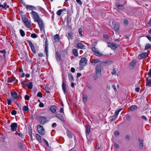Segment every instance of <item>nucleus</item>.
<instances>
[{
    "label": "nucleus",
    "instance_id": "nucleus-61",
    "mask_svg": "<svg viewBox=\"0 0 151 151\" xmlns=\"http://www.w3.org/2000/svg\"><path fill=\"white\" fill-rule=\"evenodd\" d=\"M125 139H127L128 140H129L130 139V138L129 135H127L125 137Z\"/></svg>",
    "mask_w": 151,
    "mask_h": 151
},
{
    "label": "nucleus",
    "instance_id": "nucleus-49",
    "mask_svg": "<svg viewBox=\"0 0 151 151\" xmlns=\"http://www.w3.org/2000/svg\"><path fill=\"white\" fill-rule=\"evenodd\" d=\"M37 97L41 98L42 96V94L40 92H38L37 94Z\"/></svg>",
    "mask_w": 151,
    "mask_h": 151
},
{
    "label": "nucleus",
    "instance_id": "nucleus-10",
    "mask_svg": "<svg viewBox=\"0 0 151 151\" xmlns=\"http://www.w3.org/2000/svg\"><path fill=\"white\" fill-rule=\"evenodd\" d=\"M92 50L96 56H101L102 54L101 53L99 50H98V49L95 47H92Z\"/></svg>",
    "mask_w": 151,
    "mask_h": 151
},
{
    "label": "nucleus",
    "instance_id": "nucleus-18",
    "mask_svg": "<svg viewBox=\"0 0 151 151\" xmlns=\"http://www.w3.org/2000/svg\"><path fill=\"white\" fill-rule=\"evenodd\" d=\"M25 86L29 89H31L33 87V84L32 82H29L25 84Z\"/></svg>",
    "mask_w": 151,
    "mask_h": 151
},
{
    "label": "nucleus",
    "instance_id": "nucleus-41",
    "mask_svg": "<svg viewBox=\"0 0 151 151\" xmlns=\"http://www.w3.org/2000/svg\"><path fill=\"white\" fill-rule=\"evenodd\" d=\"M66 133L67 134V135L68 136V137H69V138H71L72 137V133L71 132H69L68 131H67L66 132Z\"/></svg>",
    "mask_w": 151,
    "mask_h": 151
},
{
    "label": "nucleus",
    "instance_id": "nucleus-50",
    "mask_svg": "<svg viewBox=\"0 0 151 151\" xmlns=\"http://www.w3.org/2000/svg\"><path fill=\"white\" fill-rule=\"evenodd\" d=\"M43 140L45 142V145H47V147H49V145L48 143L47 142V141L44 139H43Z\"/></svg>",
    "mask_w": 151,
    "mask_h": 151
},
{
    "label": "nucleus",
    "instance_id": "nucleus-37",
    "mask_svg": "<svg viewBox=\"0 0 151 151\" xmlns=\"http://www.w3.org/2000/svg\"><path fill=\"white\" fill-rule=\"evenodd\" d=\"M36 137L39 142H40L41 141V137L39 134H36Z\"/></svg>",
    "mask_w": 151,
    "mask_h": 151
},
{
    "label": "nucleus",
    "instance_id": "nucleus-47",
    "mask_svg": "<svg viewBox=\"0 0 151 151\" xmlns=\"http://www.w3.org/2000/svg\"><path fill=\"white\" fill-rule=\"evenodd\" d=\"M31 36L33 38L37 37V35L35 33H32L31 34Z\"/></svg>",
    "mask_w": 151,
    "mask_h": 151
},
{
    "label": "nucleus",
    "instance_id": "nucleus-3",
    "mask_svg": "<svg viewBox=\"0 0 151 151\" xmlns=\"http://www.w3.org/2000/svg\"><path fill=\"white\" fill-rule=\"evenodd\" d=\"M37 130L38 132L41 135H44L45 134V131L43 126L40 125L38 126L37 127Z\"/></svg>",
    "mask_w": 151,
    "mask_h": 151
},
{
    "label": "nucleus",
    "instance_id": "nucleus-63",
    "mask_svg": "<svg viewBox=\"0 0 151 151\" xmlns=\"http://www.w3.org/2000/svg\"><path fill=\"white\" fill-rule=\"evenodd\" d=\"M114 146L115 147L117 148V149H118L119 148V145L117 144V143H115L114 145Z\"/></svg>",
    "mask_w": 151,
    "mask_h": 151
},
{
    "label": "nucleus",
    "instance_id": "nucleus-64",
    "mask_svg": "<svg viewBox=\"0 0 151 151\" xmlns=\"http://www.w3.org/2000/svg\"><path fill=\"white\" fill-rule=\"evenodd\" d=\"M116 73V71L115 70V69H114L111 72V74L112 75H114V74H115Z\"/></svg>",
    "mask_w": 151,
    "mask_h": 151
},
{
    "label": "nucleus",
    "instance_id": "nucleus-22",
    "mask_svg": "<svg viewBox=\"0 0 151 151\" xmlns=\"http://www.w3.org/2000/svg\"><path fill=\"white\" fill-rule=\"evenodd\" d=\"M122 109H120L119 110L116 111L114 115L113 116V117H114V118H116L118 116L119 113L120 111L122 110Z\"/></svg>",
    "mask_w": 151,
    "mask_h": 151
},
{
    "label": "nucleus",
    "instance_id": "nucleus-6",
    "mask_svg": "<svg viewBox=\"0 0 151 151\" xmlns=\"http://www.w3.org/2000/svg\"><path fill=\"white\" fill-rule=\"evenodd\" d=\"M37 20L35 22H38L41 30L42 31L44 29V27L43 23L42 20L40 18L38 20Z\"/></svg>",
    "mask_w": 151,
    "mask_h": 151
},
{
    "label": "nucleus",
    "instance_id": "nucleus-32",
    "mask_svg": "<svg viewBox=\"0 0 151 151\" xmlns=\"http://www.w3.org/2000/svg\"><path fill=\"white\" fill-rule=\"evenodd\" d=\"M100 60L98 59H94L92 61V63H93L94 65L97 63H100Z\"/></svg>",
    "mask_w": 151,
    "mask_h": 151
},
{
    "label": "nucleus",
    "instance_id": "nucleus-19",
    "mask_svg": "<svg viewBox=\"0 0 151 151\" xmlns=\"http://www.w3.org/2000/svg\"><path fill=\"white\" fill-rule=\"evenodd\" d=\"M149 78H150L149 76H148L147 78V82L146 84L147 86H149L151 84V78L150 79Z\"/></svg>",
    "mask_w": 151,
    "mask_h": 151
},
{
    "label": "nucleus",
    "instance_id": "nucleus-27",
    "mask_svg": "<svg viewBox=\"0 0 151 151\" xmlns=\"http://www.w3.org/2000/svg\"><path fill=\"white\" fill-rule=\"evenodd\" d=\"M83 101L84 103L87 102V96L86 94H83Z\"/></svg>",
    "mask_w": 151,
    "mask_h": 151
},
{
    "label": "nucleus",
    "instance_id": "nucleus-48",
    "mask_svg": "<svg viewBox=\"0 0 151 151\" xmlns=\"http://www.w3.org/2000/svg\"><path fill=\"white\" fill-rule=\"evenodd\" d=\"M63 12V10L62 9H60L57 12V14L59 16L62 13V12Z\"/></svg>",
    "mask_w": 151,
    "mask_h": 151
},
{
    "label": "nucleus",
    "instance_id": "nucleus-35",
    "mask_svg": "<svg viewBox=\"0 0 151 151\" xmlns=\"http://www.w3.org/2000/svg\"><path fill=\"white\" fill-rule=\"evenodd\" d=\"M11 94L14 99H16L17 98V95L16 92H12L11 93Z\"/></svg>",
    "mask_w": 151,
    "mask_h": 151
},
{
    "label": "nucleus",
    "instance_id": "nucleus-8",
    "mask_svg": "<svg viewBox=\"0 0 151 151\" xmlns=\"http://www.w3.org/2000/svg\"><path fill=\"white\" fill-rule=\"evenodd\" d=\"M27 42L29 43V45L31 48V50L32 52L34 53V54H35L36 50L34 45L32 42L29 40H27Z\"/></svg>",
    "mask_w": 151,
    "mask_h": 151
},
{
    "label": "nucleus",
    "instance_id": "nucleus-21",
    "mask_svg": "<svg viewBox=\"0 0 151 151\" xmlns=\"http://www.w3.org/2000/svg\"><path fill=\"white\" fill-rule=\"evenodd\" d=\"M26 8L27 10H35L36 9L32 5H27L26 6Z\"/></svg>",
    "mask_w": 151,
    "mask_h": 151
},
{
    "label": "nucleus",
    "instance_id": "nucleus-15",
    "mask_svg": "<svg viewBox=\"0 0 151 151\" xmlns=\"http://www.w3.org/2000/svg\"><path fill=\"white\" fill-rule=\"evenodd\" d=\"M115 6L120 10H123L124 9V7L123 6L122 4H120L119 3H116L115 4Z\"/></svg>",
    "mask_w": 151,
    "mask_h": 151
},
{
    "label": "nucleus",
    "instance_id": "nucleus-11",
    "mask_svg": "<svg viewBox=\"0 0 151 151\" xmlns=\"http://www.w3.org/2000/svg\"><path fill=\"white\" fill-rule=\"evenodd\" d=\"M17 124L16 123H12L11 125V129L13 132L15 131L17 128Z\"/></svg>",
    "mask_w": 151,
    "mask_h": 151
},
{
    "label": "nucleus",
    "instance_id": "nucleus-51",
    "mask_svg": "<svg viewBox=\"0 0 151 151\" xmlns=\"http://www.w3.org/2000/svg\"><path fill=\"white\" fill-rule=\"evenodd\" d=\"M17 111L15 110H13L11 114L13 115H15L17 114Z\"/></svg>",
    "mask_w": 151,
    "mask_h": 151
},
{
    "label": "nucleus",
    "instance_id": "nucleus-58",
    "mask_svg": "<svg viewBox=\"0 0 151 151\" xmlns=\"http://www.w3.org/2000/svg\"><path fill=\"white\" fill-rule=\"evenodd\" d=\"M146 37L150 42H151V37L150 35H147Z\"/></svg>",
    "mask_w": 151,
    "mask_h": 151
},
{
    "label": "nucleus",
    "instance_id": "nucleus-45",
    "mask_svg": "<svg viewBox=\"0 0 151 151\" xmlns=\"http://www.w3.org/2000/svg\"><path fill=\"white\" fill-rule=\"evenodd\" d=\"M22 19L24 23L27 21L28 20V19L26 16L23 17L22 18Z\"/></svg>",
    "mask_w": 151,
    "mask_h": 151
},
{
    "label": "nucleus",
    "instance_id": "nucleus-23",
    "mask_svg": "<svg viewBox=\"0 0 151 151\" xmlns=\"http://www.w3.org/2000/svg\"><path fill=\"white\" fill-rule=\"evenodd\" d=\"M69 80L70 82L73 81L74 78L72 74L70 73H69L68 74Z\"/></svg>",
    "mask_w": 151,
    "mask_h": 151
},
{
    "label": "nucleus",
    "instance_id": "nucleus-42",
    "mask_svg": "<svg viewBox=\"0 0 151 151\" xmlns=\"http://www.w3.org/2000/svg\"><path fill=\"white\" fill-rule=\"evenodd\" d=\"M28 107L26 106H24L23 108V110L24 111H27L29 110Z\"/></svg>",
    "mask_w": 151,
    "mask_h": 151
},
{
    "label": "nucleus",
    "instance_id": "nucleus-24",
    "mask_svg": "<svg viewBox=\"0 0 151 151\" xmlns=\"http://www.w3.org/2000/svg\"><path fill=\"white\" fill-rule=\"evenodd\" d=\"M62 87L63 92L65 93V91L66 90V85L65 83L63 81L62 84Z\"/></svg>",
    "mask_w": 151,
    "mask_h": 151
},
{
    "label": "nucleus",
    "instance_id": "nucleus-44",
    "mask_svg": "<svg viewBox=\"0 0 151 151\" xmlns=\"http://www.w3.org/2000/svg\"><path fill=\"white\" fill-rule=\"evenodd\" d=\"M151 47V45H150V44H147L145 46V50H147V49H148Z\"/></svg>",
    "mask_w": 151,
    "mask_h": 151
},
{
    "label": "nucleus",
    "instance_id": "nucleus-55",
    "mask_svg": "<svg viewBox=\"0 0 151 151\" xmlns=\"http://www.w3.org/2000/svg\"><path fill=\"white\" fill-rule=\"evenodd\" d=\"M114 134H115V136H118L119 134V132L118 131H115V132Z\"/></svg>",
    "mask_w": 151,
    "mask_h": 151
},
{
    "label": "nucleus",
    "instance_id": "nucleus-34",
    "mask_svg": "<svg viewBox=\"0 0 151 151\" xmlns=\"http://www.w3.org/2000/svg\"><path fill=\"white\" fill-rule=\"evenodd\" d=\"M114 28L115 30H118L119 29V25L117 23H116L114 24Z\"/></svg>",
    "mask_w": 151,
    "mask_h": 151
},
{
    "label": "nucleus",
    "instance_id": "nucleus-2",
    "mask_svg": "<svg viewBox=\"0 0 151 151\" xmlns=\"http://www.w3.org/2000/svg\"><path fill=\"white\" fill-rule=\"evenodd\" d=\"M87 63V60L86 58L83 57L81 58L79 62V68L80 70L82 69L84 66H85Z\"/></svg>",
    "mask_w": 151,
    "mask_h": 151
},
{
    "label": "nucleus",
    "instance_id": "nucleus-14",
    "mask_svg": "<svg viewBox=\"0 0 151 151\" xmlns=\"http://www.w3.org/2000/svg\"><path fill=\"white\" fill-rule=\"evenodd\" d=\"M76 46L77 47L81 49H85L86 46L81 43H78Z\"/></svg>",
    "mask_w": 151,
    "mask_h": 151
},
{
    "label": "nucleus",
    "instance_id": "nucleus-57",
    "mask_svg": "<svg viewBox=\"0 0 151 151\" xmlns=\"http://www.w3.org/2000/svg\"><path fill=\"white\" fill-rule=\"evenodd\" d=\"M39 106L40 107H44V105L43 103H42L41 102H40L39 105Z\"/></svg>",
    "mask_w": 151,
    "mask_h": 151
},
{
    "label": "nucleus",
    "instance_id": "nucleus-31",
    "mask_svg": "<svg viewBox=\"0 0 151 151\" xmlns=\"http://www.w3.org/2000/svg\"><path fill=\"white\" fill-rule=\"evenodd\" d=\"M54 39L56 42H58L59 41L60 39L59 37V35L58 34H56L54 36Z\"/></svg>",
    "mask_w": 151,
    "mask_h": 151
},
{
    "label": "nucleus",
    "instance_id": "nucleus-28",
    "mask_svg": "<svg viewBox=\"0 0 151 151\" xmlns=\"http://www.w3.org/2000/svg\"><path fill=\"white\" fill-rule=\"evenodd\" d=\"M139 145L141 149H142L143 147V140L139 139Z\"/></svg>",
    "mask_w": 151,
    "mask_h": 151
},
{
    "label": "nucleus",
    "instance_id": "nucleus-62",
    "mask_svg": "<svg viewBox=\"0 0 151 151\" xmlns=\"http://www.w3.org/2000/svg\"><path fill=\"white\" fill-rule=\"evenodd\" d=\"M70 70L72 73H74L75 71V69L74 68L72 67L71 68Z\"/></svg>",
    "mask_w": 151,
    "mask_h": 151
},
{
    "label": "nucleus",
    "instance_id": "nucleus-36",
    "mask_svg": "<svg viewBox=\"0 0 151 151\" xmlns=\"http://www.w3.org/2000/svg\"><path fill=\"white\" fill-rule=\"evenodd\" d=\"M73 54L76 56H78L77 51L76 49H73Z\"/></svg>",
    "mask_w": 151,
    "mask_h": 151
},
{
    "label": "nucleus",
    "instance_id": "nucleus-20",
    "mask_svg": "<svg viewBox=\"0 0 151 151\" xmlns=\"http://www.w3.org/2000/svg\"><path fill=\"white\" fill-rule=\"evenodd\" d=\"M50 111L53 113L56 111V107L54 106H51L50 108Z\"/></svg>",
    "mask_w": 151,
    "mask_h": 151
},
{
    "label": "nucleus",
    "instance_id": "nucleus-39",
    "mask_svg": "<svg viewBox=\"0 0 151 151\" xmlns=\"http://www.w3.org/2000/svg\"><path fill=\"white\" fill-rule=\"evenodd\" d=\"M125 116L127 121H129L131 120V117L128 114L125 115Z\"/></svg>",
    "mask_w": 151,
    "mask_h": 151
},
{
    "label": "nucleus",
    "instance_id": "nucleus-16",
    "mask_svg": "<svg viewBox=\"0 0 151 151\" xmlns=\"http://www.w3.org/2000/svg\"><path fill=\"white\" fill-rule=\"evenodd\" d=\"M55 116L62 122H63L64 120V118L61 114H57Z\"/></svg>",
    "mask_w": 151,
    "mask_h": 151
},
{
    "label": "nucleus",
    "instance_id": "nucleus-54",
    "mask_svg": "<svg viewBox=\"0 0 151 151\" xmlns=\"http://www.w3.org/2000/svg\"><path fill=\"white\" fill-rule=\"evenodd\" d=\"M76 2L80 5H81L82 4V2L81 0H76Z\"/></svg>",
    "mask_w": 151,
    "mask_h": 151
},
{
    "label": "nucleus",
    "instance_id": "nucleus-29",
    "mask_svg": "<svg viewBox=\"0 0 151 151\" xmlns=\"http://www.w3.org/2000/svg\"><path fill=\"white\" fill-rule=\"evenodd\" d=\"M86 134H89L90 131V127L89 126H86Z\"/></svg>",
    "mask_w": 151,
    "mask_h": 151
},
{
    "label": "nucleus",
    "instance_id": "nucleus-56",
    "mask_svg": "<svg viewBox=\"0 0 151 151\" xmlns=\"http://www.w3.org/2000/svg\"><path fill=\"white\" fill-rule=\"evenodd\" d=\"M87 86L89 90H91L92 89V87L91 85H90L89 84H88L87 85Z\"/></svg>",
    "mask_w": 151,
    "mask_h": 151
},
{
    "label": "nucleus",
    "instance_id": "nucleus-60",
    "mask_svg": "<svg viewBox=\"0 0 151 151\" xmlns=\"http://www.w3.org/2000/svg\"><path fill=\"white\" fill-rule=\"evenodd\" d=\"M103 37L104 38H106V39H109V37L107 35H103Z\"/></svg>",
    "mask_w": 151,
    "mask_h": 151
},
{
    "label": "nucleus",
    "instance_id": "nucleus-43",
    "mask_svg": "<svg viewBox=\"0 0 151 151\" xmlns=\"http://www.w3.org/2000/svg\"><path fill=\"white\" fill-rule=\"evenodd\" d=\"M29 134V136H32V129L31 127H29L28 128Z\"/></svg>",
    "mask_w": 151,
    "mask_h": 151
},
{
    "label": "nucleus",
    "instance_id": "nucleus-33",
    "mask_svg": "<svg viewBox=\"0 0 151 151\" xmlns=\"http://www.w3.org/2000/svg\"><path fill=\"white\" fill-rule=\"evenodd\" d=\"M137 109V107L136 106L132 105L129 108L130 110L132 111H134L135 110Z\"/></svg>",
    "mask_w": 151,
    "mask_h": 151
},
{
    "label": "nucleus",
    "instance_id": "nucleus-17",
    "mask_svg": "<svg viewBox=\"0 0 151 151\" xmlns=\"http://www.w3.org/2000/svg\"><path fill=\"white\" fill-rule=\"evenodd\" d=\"M136 63V62L134 60L132 61L130 63L129 68H133L135 65Z\"/></svg>",
    "mask_w": 151,
    "mask_h": 151
},
{
    "label": "nucleus",
    "instance_id": "nucleus-5",
    "mask_svg": "<svg viewBox=\"0 0 151 151\" xmlns=\"http://www.w3.org/2000/svg\"><path fill=\"white\" fill-rule=\"evenodd\" d=\"M39 120L40 123L42 124H45L48 121L47 117L41 116L39 117Z\"/></svg>",
    "mask_w": 151,
    "mask_h": 151
},
{
    "label": "nucleus",
    "instance_id": "nucleus-52",
    "mask_svg": "<svg viewBox=\"0 0 151 151\" xmlns=\"http://www.w3.org/2000/svg\"><path fill=\"white\" fill-rule=\"evenodd\" d=\"M141 118L142 119H143L145 121H147V119L144 115H142L141 116Z\"/></svg>",
    "mask_w": 151,
    "mask_h": 151
},
{
    "label": "nucleus",
    "instance_id": "nucleus-25",
    "mask_svg": "<svg viewBox=\"0 0 151 151\" xmlns=\"http://www.w3.org/2000/svg\"><path fill=\"white\" fill-rule=\"evenodd\" d=\"M18 146L19 148L21 150H24V147L21 142H19L18 143Z\"/></svg>",
    "mask_w": 151,
    "mask_h": 151
},
{
    "label": "nucleus",
    "instance_id": "nucleus-9",
    "mask_svg": "<svg viewBox=\"0 0 151 151\" xmlns=\"http://www.w3.org/2000/svg\"><path fill=\"white\" fill-rule=\"evenodd\" d=\"M48 41L46 39V40L45 42V51L46 52V56L47 58H48Z\"/></svg>",
    "mask_w": 151,
    "mask_h": 151
},
{
    "label": "nucleus",
    "instance_id": "nucleus-30",
    "mask_svg": "<svg viewBox=\"0 0 151 151\" xmlns=\"http://www.w3.org/2000/svg\"><path fill=\"white\" fill-rule=\"evenodd\" d=\"M17 79H15V78L14 77H11L9 78L8 79V82H12L13 81H17Z\"/></svg>",
    "mask_w": 151,
    "mask_h": 151
},
{
    "label": "nucleus",
    "instance_id": "nucleus-1",
    "mask_svg": "<svg viewBox=\"0 0 151 151\" xmlns=\"http://www.w3.org/2000/svg\"><path fill=\"white\" fill-rule=\"evenodd\" d=\"M101 65H97L96 68V76H93L95 80L100 77L101 75Z\"/></svg>",
    "mask_w": 151,
    "mask_h": 151
},
{
    "label": "nucleus",
    "instance_id": "nucleus-13",
    "mask_svg": "<svg viewBox=\"0 0 151 151\" xmlns=\"http://www.w3.org/2000/svg\"><path fill=\"white\" fill-rule=\"evenodd\" d=\"M55 58L58 61H60L61 58V55L60 54L58 51L55 52Z\"/></svg>",
    "mask_w": 151,
    "mask_h": 151
},
{
    "label": "nucleus",
    "instance_id": "nucleus-40",
    "mask_svg": "<svg viewBox=\"0 0 151 151\" xmlns=\"http://www.w3.org/2000/svg\"><path fill=\"white\" fill-rule=\"evenodd\" d=\"M24 23L25 24V25L26 26L27 28H29L31 26V24L29 22L27 21Z\"/></svg>",
    "mask_w": 151,
    "mask_h": 151
},
{
    "label": "nucleus",
    "instance_id": "nucleus-7",
    "mask_svg": "<svg viewBox=\"0 0 151 151\" xmlns=\"http://www.w3.org/2000/svg\"><path fill=\"white\" fill-rule=\"evenodd\" d=\"M31 14L33 16V19H34L35 21H36L37 20H38L40 18L37 13L35 11H32Z\"/></svg>",
    "mask_w": 151,
    "mask_h": 151
},
{
    "label": "nucleus",
    "instance_id": "nucleus-4",
    "mask_svg": "<svg viewBox=\"0 0 151 151\" xmlns=\"http://www.w3.org/2000/svg\"><path fill=\"white\" fill-rule=\"evenodd\" d=\"M107 43L108 46L113 50H114L118 47L117 44L115 43L111 42H107Z\"/></svg>",
    "mask_w": 151,
    "mask_h": 151
},
{
    "label": "nucleus",
    "instance_id": "nucleus-59",
    "mask_svg": "<svg viewBox=\"0 0 151 151\" xmlns=\"http://www.w3.org/2000/svg\"><path fill=\"white\" fill-rule=\"evenodd\" d=\"M124 24L126 25H127L128 24V21L127 19H125L124 20Z\"/></svg>",
    "mask_w": 151,
    "mask_h": 151
},
{
    "label": "nucleus",
    "instance_id": "nucleus-26",
    "mask_svg": "<svg viewBox=\"0 0 151 151\" xmlns=\"http://www.w3.org/2000/svg\"><path fill=\"white\" fill-rule=\"evenodd\" d=\"M68 38L69 40H72L73 37V33L70 32L68 34Z\"/></svg>",
    "mask_w": 151,
    "mask_h": 151
},
{
    "label": "nucleus",
    "instance_id": "nucleus-53",
    "mask_svg": "<svg viewBox=\"0 0 151 151\" xmlns=\"http://www.w3.org/2000/svg\"><path fill=\"white\" fill-rule=\"evenodd\" d=\"M24 99L25 100H28L29 99V97L28 95H26L25 96Z\"/></svg>",
    "mask_w": 151,
    "mask_h": 151
},
{
    "label": "nucleus",
    "instance_id": "nucleus-12",
    "mask_svg": "<svg viewBox=\"0 0 151 151\" xmlns=\"http://www.w3.org/2000/svg\"><path fill=\"white\" fill-rule=\"evenodd\" d=\"M148 55V54L147 52H144L138 55V58L140 59H141L142 58H146L147 56Z\"/></svg>",
    "mask_w": 151,
    "mask_h": 151
},
{
    "label": "nucleus",
    "instance_id": "nucleus-38",
    "mask_svg": "<svg viewBox=\"0 0 151 151\" xmlns=\"http://www.w3.org/2000/svg\"><path fill=\"white\" fill-rule=\"evenodd\" d=\"M19 32L20 35L22 37H23L25 36V32L22 29H20L19 30Z\"/></svg>",
    "mask_w": 151,
    "mask_h": 151
},
{
    "label": "nucleus",
    "instance_id": "nucleus-46",
    "mask_svg": "<svg viewBox=\"0 0 151 151\" xmlns=\"http://www.w3.org/2000/svg\"><path fill=\"white\" fill-rule=\"evenodd\" d=\"M82 29L81 28H80L78 29V32L80 36H82Z\"/></svg>",
    "mask_w": 151,
    "mask_h": 151
}]
</instances>
